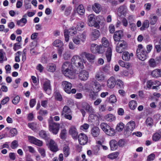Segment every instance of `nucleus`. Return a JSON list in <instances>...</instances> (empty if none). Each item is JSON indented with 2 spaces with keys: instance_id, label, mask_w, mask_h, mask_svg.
<instances>
[{
  "instance_id": "nucleus-47",
  "label": "nucleus",
  "mask_w": 161,
  "mask_h": 161,
  "mask_svg": "<svg viewBox=\"0 0 161 161\" xmlns=\"http://www.w3.org/2000/svg\"><path fill=\"white\" fill-rule=\"evenodd\" d=\"M127 9L126 6L125 5L122 6L119 8L118 11L121 14H124L127 11Z\"/></svg>"
},
{
  "instance_id": "nucleus-43",
  "label": "nucleus",
  "mask_w": 161,
  "mask_h": 161,
  "mask_svg": "<svg viewBox=\"0 0 161 161\" xmlns=\"http://www.w3.org/2000/svg\"><path fill=\"white\" fill-rule=\"evenodd\" d=\"M7 58L5 56V53L3 51L0 50V62H3V61H6Z\"/></svg>"
},
{
  "instance_id": "nucleus-2",
  "label": "nucleus",
  "mask_w": 161,
  "mask_h": 161,
  "mask_svg": "<svg viewBox=\"0 0 161 161\" xmlns=\"http://www.w3.org/2000/svg\"><path fill=\"white\" fill-rule=\"evenodd\" d=\"M102 46L103 47V50H104V47H107V49L106 52V55L108 61L109 62L111 59L112 56V49L110 47H108L109 46V42L108 39L105 37H103L102 39Z\"/></svg>"
},
{
  "instance_id": "nucleus-19",
  "label": "nucleus",
  "mask_w": 161,
  "mask_h": 161,
  "mask_svg": "<svg viewBox=\"0 0 161 161\" xmlns=\"http://www.w3.org/2000/svg\"><path fill=\"white\" fill-rule=\"evenodd\" d=\"M135 127V123L134 121H130L126 125V131H128L130 133L133 130Z\"/></svg>"
},
{
  "instance_id": "nucleus-44",
  "label": "nucleus",
  "mask_w": 161,
  "mask_h": 161,
  "mask_svg": "<svg viewBox=\"0 0 161 161\" xmlns=\"http://www.w3.org/2000/svg\"><path fill=\"white\" fill-rule=\"evenodd\" d=\"M161 136L159 133L156 132L153 135V140L155 142L158 141L161 138Z\"/></svg>"
},
{
  "instance_id": "nucleus-48",
  "label": "nucleus",
  "mask_w": 161,
  "mask_h": 161,
  "mask_svg": "<svg viewBox=\"0 0 161 161\" xmlns=\"http://www.w3.org/2000/svg\"><path fill=\"white\" fill-rule=\"evenodd\" d=\"M117 86L119 88L122 89L124 88V83L122 81L120 80H117Z\"/></svg>"
},
{
  "instance_id": "nucleus-7",
  "label": "nucleus",
  "mask_w": 161,
  "mask_h": 161,
  "mask_svg": "<svg viewBox=\"0 0 161 161\" xmlns=\"http://www.w3.org/2000/svg\"><path fill=\"white\" fill-rule=\"evenodd\" d=\"M118 42L119 43L116 46V50L117 52L121 53L127 48L128 45L126 42L124 40Z\"/></svg>"
},
{
  "instance_id": "nucleus-59",
  "label": "nucleus",
  "mask_w": 161,
  "mask_h": 161,
  "mask_svg": "<svg viewBox=\"0 0 161 161\" xmlns=\"http://www.w3.org/2000/svg\"><path fill=\"white\" fill-rule=\"evenodd\" d=\"M109 101L111 103H114L117 101L116 97L114 95L110 96L109 98Z\"/></svg>"
},
{
  "instance_id": "nucleus-54",
  "label": "nucleus",
  "mask_w": 161,
  "mask_h": 161,
  "mask_svg": "<svg viewBox=\"0 0 161 161\" xmlns=\"http://www.w3.org/2000/svg\"><path fill=\"white\" fill-rule=\"evenodd\" d=\"M20 100V97L18 96H17L14 98L12 100V102L14 104L16 105L19 102Z\"/></svg>"
},
{
  "instance_id": "nucleus-3",
  "label": "nucleus",
  "mask_w": 161,
  "mask_h": 161,
  "mask_svg": "<svg viewBox=\"0 0 161 161\" xmlns=\"http://www.w3.org/2000/svg\"><path fill=\"white\" fill-rule=\"evenodd\" d=\"M84 63H85L84 60L78 55L74 56L71 59V64L81 69L84 68Z\"/></svg>"
},
{
  "instance_id": "nucleus-8",
  "label": "nucleus",
  "mask_w": 161,
  "mask_h": 161,
  "mask_svg": "<svg viewBox=\"0 0 161 161\" xmlns=\"http://www.w3.org/2000/svg\"><path fill=\"white\" fill-rule=\"evenodd\" d=\"M53 44L54 46L58 47V53L59 56L61 57L64 50V48L63 47L64 46L63 42L57 39L54 42Z\"/></svg>"
},
{
  "instance_id": "nucleus-35",
  "label": "nucleus",
  "mask_w": 161,
  "mask_h": 161,
  "mask_svg": "<svg viewBox=\"0 0 161 161\" xmlns=\"http://www.w3.org/2000/svg\"><path fill=\"white\" fill-rule=\"evenodd\" d=\"M27 20L26 18H22L20 20H18L17 22V24L21 26H23L26 23Z\"/></svg>"
},
{
  "instance_id": "nucleus-60",
  "label": "nucleus",
  "mask_w": 161,
  "mask_h": 161,
  "mask_svg": "<svg viewBox=\"0 0 161 161\" xmlns=\"http://www.w3.org/2000/svg\"><path fill=\"white\" fill-rule=\"evenodd\" d=\"M146 122L147 125L151 126L153 125V119L151 118L148 117L147 119Z\"/></svg>"
},
{
  "instance_id": "nucleus-33",
  "label": "nucleus",
  "mask_w": 161,
  "mask_h": 161,
  "mask_svg": "<svg viewBox=\"0 0 161 161\" xmlns=\"http://www.w3.org/2000/svg\"><path fill=\"white\" fill-rule=\"evenodd\" d=\"M159 73V69H157L152 71L151 75L153 77H160Z\"/></svg>"
},
{
  "instance_id": "nucleus-30",
  "label": "nucleus",
  "mask_w": 161,
  "mask_h": 161,
  "mask_svg": "<svg viewBox=\"0 0 161 161\" xmlns=\"http://www.w3.org/2000/svg\"><path fill=\"white\" fill-rule=\"evenodd\" d=\"M65 31L71 36H73L76 33V28L75 27H72L68 30H65Z\"/></svg>"
},
{
  "instance_id": "nucleus-9",
  "label": "nucleus",
  "mask_w": 161,
  "mask_h": 161,
  "mask_svg": "<svg viewBox=\"0 0 161 161\" xmlns=\"http://www.w3.org/2000/svg\"><path fill=\"white\" fill-rule=\"evenodd\" d=\"M91 51L93 53H102L104 50H103V47L102 46H99L97 44L92 43L91 44L90 47Z\"/></svg>"
},
{
  "instance_id": "nucleus-26",
  "label": "nucleus",
  "mask_w": 161,
  "mask_h": 161,
  "mask_svg": "<svg viewBox=\"0 0 161 161\" xmlns=\"http://www.w3.org/2000/svg\"><path fill=\"white\" fill-rule=\"evenodd\" d=\"M96 21L94 16L93 14L89 15L88 16V25L90 26H93L94 23Z\"/></svg>"
},
{
  "instance_id": "nucleus-4",
  "label": "nucleus",
  "mask_w": 161,
  "mask_h": 161,
  "mask_svg": "<svg viewBox=\"0 0 161 161\" xmlns=\"http://www.w3.org/2000/svg\"><path fill=\"white\" fill-rule=\"evenodd\" d=\"M138 47L136 52L137 57L140 60L144 61L147 58V52L144 49L142 45L139 44Z\"/></svg>"
},
{
  "instance_id": "nucleus-64",
  "label": "nucleus",
  "mask_w": 161,
  "mask_h": 161,
  "mask_svg": "<svg viewBox=\"0 0 161 161\" xmlns=\"http://www.w3.org/2000/svg\"><path fill=\"white\" fill-rule=\"evenodd\" d=\"M21 47V45L19 43H16L14 44L13 49L15 51L20 49Z\"/></svg>"
},
{
  "instance_id": "nucleus-45",
  "label": "nucleus",
  "mask_w": 161,
  "mask_h": 161,
  "mask_svg": "<svg viewBox=\"0 0 161 161\" xmlns=\"http://www.w3.org/2000/svg\"><path fill=\"white\" fill-rule=\"evenodd\" d=\"M39 134L40 136L42 138L46 140L48 139V136L45 131L42 130L39 132Z\"/></svg>"
},
{
  "instance_id": "nucleus-12",
  "label": "nucleus",
  "mask_w": 161,
  "mask_h": 161,
  "mask_svg": "<svg viewBox=\"0 0 161 161\" xmlns=\"http://www.w3.org/2000/svg\"><path fill=\"white\" fill-rule=\"evenodd\" d=\"M69 133L70 135L73 138L77 140L78 138V132L76 127L74 126H71L69 130Z\"/></svg>"
},
{
  "instance_id": "nucleus-56",
  "label": "nucleus",
  "mask_w": 161,
  "mask_h": 161,
  "mask_svg": "<svg viewBox=\"0 0 161 161\" xmlns=\"http://www.w3.org/2000/svg\"><path fill=\"white\" fill-rule=\"evenodd\" d=\"M54 95L55 98L59 101H61L62 100V97L61 94L58 92H55L54 93Z\"/></svg>"
},
{
  "instance_id": "nucleus-58",
  "label": "nucleus",
  "mask_w": 161,
  "mask_h": 161,
  "mask_svg": "<svg viewBox=\"0 0 161 161\" xmlns=\"http://www.w3.org/2000/svg\"><path fill=\"white\" fill-rule=\"evenodd\" d=\"M11 136L12 137H14L17 134V129L15 128L11 129L10 131Z\"/></svg>"
},
{
  "instance_id": "nucleus-14",
  "label": "nucleus",
  "mask_w": 161,
  "mask_h": 161,
  "mask_svg": "<svg viewBox=\"0 0 161 161\" xmlns=\"http://www.w3.org/2000/svg\"><path fill=\"white\" fill-rule=\"evenodd\" d=\"M43 88L45 92L48 94L51 93V86L50 81L49 80H45L43 84Z\"/></svg>"
},
{
  "instance_id": "nucleus-52",
  "label": "nucleus",
  "mask_w": 161,
  "mask_h": 161,
  "mask_svg": "<svg viewBox=\"0 0 161 161\" xmlns=\"http://www.w3.org/2000/svg\"><path fill=\"white\" fill-rule=\"evenodd\" d=\"M73 41L76 45H79L80 44L81 41L77 36L73 37Z\"/></svg>"
},
{
  "instance_id": "nucleus-55",
  "label": "nucleus",
  "mask_w": 161,
  "mask_h": 161,
  "mask_svg": "<svg viewBox=\"0 0 161 161\" xmlns=\"http://www.w3.org/2000/svg\"><path fill=\"white\" fill-rule=\"evenodd\" d=\"M85 26V24L83 22H81L78 23L77 28L78 30L81 31L83 30V29L84 28Z\"/></svg>"
},
{
  "instance_id": "nucleus-53",
  "label": "nucleus",
  "mask_w": 161,
  "mask_h": 161,
  "mask_svg": "<svg viewBox=\"0 0 161 161\" xmlns=\"http://www.w3.org/2000/svg\"><path fill=\"white\" fill-rule=\"evenodd\" d=\"M18 146V141L14 140L13 141L11 144V147L13 149H14L17 148Z\"/></svg>"
},
{
  "instance_id": "nucleus-34",
  "label": "nucleus",
  "mask_w": 161,
  "mask_h": 161,
  "mask_svg": "<svg viewBox=\"0 0 161 161\" xmlns=\"http://www.w3.org/2000/svg\"><path fill=\"white\" fill-rule=\"evenodd\" d=\"M86 33L85 32H84L78 35L77 36L81 41L84 42L86 41Z\"/></svg>"
},
{
  "instance_id": "nucleus-36",
  "label": "nucleus",
  "mask_w": 161,
  "mask_h": 161,
  "mask_svg": "<svg viewBox=\"0 0 161 161\" xmlns=\"http://www.w3.org/2000/svg\"><path fill=\"white\" fill-rule=\"evenodd\" d=\"M105 133L107 135L110 136H113L115 134V132L114 129L111 128L110 126L109 129L106 130Z\"/></svg>"
},
{
  "instance_id": "nucleus-50",
  "label": "nucleus",
  "mask_w": 161,
  "mask_h": 161,
  "mask_svg": "<svg viewBox=\"0 0 161 161\" xmlns=\"http://www.w3.org/2000/svg\"><path fill=\"white\" fill-rule=\"evenodd\" d=\"M149 65L150 67H154L156 66V64L154 59L151 58L149 61Z\"/></svg>"
},
{
  "instance_id": "nucleus-15",
  "label": "nucleus",
  "mask_w": 161,
  "mask_h": 161,
  "mask_svg": "<svg viewBox=\"0 0 161 161\" xmlns=\"http://www.w3.org/2000/svg\"><path fill=\"white\" fill-rule=\"evenodd\" d=\"M28 138L29 141L31 143L40 147L42 145V141L36 139L33 136H28Z\"/></svg>"
},
{
  "instance_id": "nucleus-51",
  "label": "nucleus",
  "mask_w": 161,
  "mask_h": 161,
  "mask_svg": "<svg viewBox=\"0 0 161 161\" xmlns=\"http://www.w3.org/2000/svg\"><path fill=\"white\" fill-rule=\"evenodd\" d=\"M90 98L92 100H94L96 99L98 97V95L97 93H94L93 92L92 93H91L89 95Z\"/></svg>"
},
{
  "instance_id": "nucleus-21",
  "label": "nucleus",
  "mask_w": 161,
  "mask_h": 161,
  "mask_svg": "<svg viewBox=\"0 0 161 161\" xmlns=\"http://www.w3.org/2000/svg\"><path fill=\"white\" fill-rule=\"evenodd\" d=\"M95 78L99 81H103L105 80V76L103 73L102 71L100 70L96 73Z\"/></svg>"
},
{
  "instance_id": "nucleus-28",
  "label": "nucleus",
  "mask_w": 161,
  "mask_h": 161,
  "mask_svg": "<svg viewBox=\"0 0 161 161\" xmlns=\"http://www.w3.org/2000/svg\"><path fill=\"white\" fill-rule=\"evenodd\" d=\"M46 69L47 71L53 72L56 69V65L54 64H49L47 65Z\"/></svg>"
},
{
  "instance_id": "nucleus-42",
  "label": "nucleus",
  "mask_w": 161,
  "mask_h": 161,
  "mask_svg": "<svg viewBox=\"0 0 161 161\" xmlns=\"http://www.w3.org/2000/svg\"><path fill=\"white\" fill-rule=\"evenodd\" d=\"M71 113L70 108L67 106H65L64 107L63 111L62 113V115H64V114H69Z\"/></svg>"
},
{
  "instance_id": "nucleus-25",
  "label": "nucleus",
  "mask_w": 161,
  "mask_h": 161,
  "mask_svg": "<svg viewBox=\"0 0 161 161\" xmlns=\"http://www.w3.org/2000/svg\"><path fill=\"white\" fill-rule=\"evenodd\" d=\"M91 133L92 136L94 137H97L100 133V130L97 127H94L91 129Z\"/></svg>"
},
{
  "instance_id": "nucleus-62",
  "label": "nucleus",
  "mask_w": 161,
  "mask_h": 161,
  "mask_svg": "<svg viewBox=\"0 0 161 161\" xmlns=\"http://www.w3.org/2000/svg\"><path fill=\"white\" fill-rule=\"evenodd\" d=\"M67 131L66 129L63 130L60 134L61 138L62 139H64L66 138Z\"/></svg>"
},
{
  "instance_id": "nucleus-41",
  "label": "nucleus",
  "mask_w": 161,
  "mask_h": 161,
  "mask_svg": "<svg viewBox=\"0 0 161 161\" xmlns=\"http://www.w3.org/2000/svg\"><path fill=\"white\" fill-rule=\"evenodd\" d=\"M137 106V104L136 101L135 100H132L130 101L129 103V106L130 108L134 110L136 108Z\"/></svg>"
},
{
  "instance_id": "nucleus-24",
  "label": "nucleus",
  "mask_w": 161,
  "mask_h": 161,
  "mask_svg": "<svg viewBox=\"0 0 161 161\" xmlns=\"http://www.w3.org/2000/svg\"><path fill=\"white\" fill-rule=\"evenodd\" d=\"M107 86L110 88H113L115 85V80L113 76L111 77L107 81Z\"/></svg>"
},
{
  "instance_id": "nucleus-5",
  "label": "nucleus",
  "mask_w": 161,
  "mask_h": 161,
  "mask_svg": "<svg viewBox=\"0 0 161 161\" xmlns=\"http://www.w3.org/2000/svg\"><path fill=\"white\" fill-rule=\"evenodd\" d=\"M62 71L64 74L66 75L68 74L72 75L74 73V70L71 69V65L69 62H65L64 63Z\"/></svg>"
},
{
  "instance_id": "nucleus-6",
  "label": "nucleus",
  "mask_w": 161,
  "mask_h": 161,
  "mask_svg": "<svg viewBox=\"0 0 161 161\" xmlns=\"http://www.w3.org/2000/svg\"><path fill=\"white\" fill-rule=\"evenodd\" d=\"M49 130L54 135H56L58 133L60 125L59 124L53 122L51 120H48Z\"/></svg>"
},
{
  "instance_id": "nucleus-32",
  "label": "nucleus",
  "mask_w": 161,
  "mask_h": 161,
  "mask_svg": "<svg viewBox=\"0 0 161 161\" xmlns=\"http://www.w3.org/2000/svg\"><path fill=\"white\" fill-rule=\"evenodd\" d=\"M105 119L107 121L111 122L115 120V117L113 114H108L105 116Z\"/></svg>"
},
{
  "instance_id": "nucleus-37",
  "label": "nucleus",
  "mask_w": 161,
  "mask_h": 161,
  "mask_svg": "<svg viewBox=\"0 0 161 161\" xmlns=\"http://www.w3.org/2000/svg\"><path fill=\"white\" fill-rule=\"evenodd\" d=\"M77 12L80 15H83L85 12V10L82 5H79L77 8Z\"/></svg>"
},
{
  "instance_id": "nucleus-16",
  "label": "nucleus",
  "mask_w": 161,
  "mask_h": 161,
  "mask_svg": "<svg viewBox=\"0 0 161 161\" xmlns=\"http://www.w3.org/2000/svg\"><path fill=\"white\" fill-rule=\"evenodd\" d=\"M124 36L123 32L122 31H118L114 32L113 38L115 42H118L121 41L120 39Z\"/></svg>"
},
{
  "instance_id": "nucleus-49",
  "label": "nucleus",
  "mask_w": 161,
  "mask_h": 161,
  "mask_svg": "<svg viewBox=\"0 0 161 161\" xmlns=\"http://www.w3.org/2000/svg\"><path fill=\"white\" fill-rule=\"evenodd\" d=\"M124 127V125L122 123H120L116 126V129L119 131H122Z\"/></svg>"
},
{
  "instance_id": "nucleus-11",
  "label": "nucleus",
  "mask_w": 161,
  "mask_h": 161,
  "mask_svg": "<svg viewBox=\"0 0 161 161\" xmlns=\"http://www.w3.org/2000/svg\"><path fill=\"white\" fill-rule=\"evenodd\" d=\"M62 86L66 92L70 93V90L72 87L70 83L66 81H63L62 83Z\"/></svg>"
},
{
  "instance_id": "nucleus-31",
  "label": "nucleus",
  "mask_w": 161,
  "mask_h": 161,
  "mask_svg": "<svg viewBox=\"0 0 161 161\" xmlns=\"http://www.w3.org/2000/svg\"><path fill=\"white\" fill-rule=\"evenodd\" d=\"M92 9L96 13H98L101 10L100 5L99 4L95 3L92 7Z\"/></svg>"
},
{
  "instance_id": "nucleus-40",
  "label": "nucleus",
  "mask_w": 161,
  "mask_h": 161,
  "mask_svg": "<svg viewBox=\"0 0 161 161\" xmlns=\"http://www.w3.org/2000/svg\"><path fill=\"white\" fill-rule=\"evenodd\" d=\"M149 25V21L147 20H145L143 23L142 26L140 28V30L141 31L144 30L145 29L147 28Z\"/></svg>"
},
{
  "instance_id": "nucleus-18",
  "label": "nucleus",
  "mask_w": 161,
  "mask_h": 161,
  "mask_svg": "<svg viewBox=\"0 0 161 161\" xmlns=\"http://www.w3.org/2000/svg\"><path fill=\"white\" fill-rule=\"evenodd\" d=\"M133 55L132 53H129L128 52H124L123 53L122 58L125 61H129L133 57Z\"/></svg>"
},
{
  "instance_id": "nucleus-39",
  "label": "nucleus",
  "mask_w": 161,
  "mask_h": 161,
  "mask_svg": "<svg viewBox=\"0 0 161 161\" xmlns=\"http://www.w3.org/2000/svg\"><path fill=\"white\" fill-rule=\"evenodd\" d=\"M100 127L105 133L109 129V126L105 123H102L100 124Z\"/></svg>"
},
{
  "instance_id": "nucleus-61",
  "label": "nucleus",
  "mask_w": 161,
  "mask_h": 161,
  "mask_svg": "<svg viewBox=\"0 0 161 161\" xmlns=\"http://www.w3.org/2000/svg\"><path fill=\"white\" fill-rule=\"evenodd\" d=\"M103 71L107 73V74H109L110 72V67L108 65H106L103 68Z\"/></svg>"
},
{
  "instance_id": "nucleus-1",
  "label": "nucleus",
  "mask_w": 161,
  "mask_h": 161,
  "mask_svg": "<svg viewBox=\"0 0 161 161\" xmlns=\"http://www.w3.org/2000/svg\"><path fill=\"white\" fill-rule=\"evenodd\" d=\"M80 110L83 117H84L86 114V111L87 113L91 114L95 113L94 109L92 106L85 102L82 103Z\"/></svg>"
},
{
  "instance_id": "nucleus-46",
  "label": "nucleus",
  "mask_w": 161,
  "mask_h": 161,
  "mask_svg": "<svg viewBox=\"0 0 161 161\" xmlns=\"http://www.w3.org/2000/svg\"><path fill=\"white\" fill-rule=\"evenodd\" d=\"M119 153L117 152L110 154L108 156V158L111 159H113L116 158L118 156Z\"/></svg>"
},
{
  "instance_id": "nucleus-17",
  "label": "nucleus",
  "mask_w": 161,
  "mask_h": 161,
  "mask_svg": "<svg viewBox=\"0 0 161 161\" xmlns=\"http://www.w3.org/2000/svg\"><path fill=\"white\" fill-rule=\"evenodd\" d=\"M92 89L93 92L97 93L101 90L102 86L99 82L95 81L92 84Z\"/></svg>"
},
{
  "instance_id": "nucleus-20",
  "label": "nucleus",
  "mask_w": 161,
  "mask_h": 161,
  "mask_svg": "<svg viewBox=\"0 0 161 161\" xmlns=\"http://www.w3.org/2000/svg\"><path fill=\"white\" fill-rule=\"evenodd\" d=\"M82 57H86L88 61H91L95 58V56L92 54L86 52H83L80 54Z\"/></svg>"
},
{
  "instance_id": "nucleus-57",
  "label": "nucleus",
  "mask_w": 161,
  "mask_h": 161,
  "mask_svg": "<svg viewBox=\"0 0 161 161\" xmlns=\"http://www.w3.org/2000/svg\"><path fill=\"white\" fill-rule=\"evenodd\" d=\"M38 151L41 154V155L43 157H44L46 156L45 151V149L42 147H39L38 149Z\"/></svg>"
},
{
  "instance_id": "nucleus-13",
  "label": "nucleus",
  "mask_w": 161,
  "mask_h": 161,
  "mask_svg": "<svg viewBox=\"0 0 161 161\" xmlns=\"http://www.w3.org/2000/svg\"><path fill=\"white\" fill-rule=\"evenodd\" d=\"M89 77V73L86 70H83L79 73V79L82 81L87 80Z\"/></svg>"
},
{
  "instance_id": "nucleus-63",
  "label": "nucleus",
  "mask_w": 161,
  "mask_h": 161,
  "mask_svg": "<svg viewBox=\"0 0 161 161\" xmlns=\"http://www.w3.org/2000/svg\"><path fill=\"white\" fill-rule=\"evenodd\" d=\"M24 6L26 9H31V5L30 2H27L26 1H24Z\"/></svg>"
},
{
  "instance_id": "nucleus-29",
  "label": "nucleus",
  "mask_w": 161,
  "mask_h": 161,
  "mask_svg": "<svg viewBox=\"0 0 161 161\" xmlns=\"http://www.w3.org/2000/svg\"><path fill=\"white\" fill-rule=\"evenodd\" d=\"M158 19V17L157 16L154 14L151 15L149 18V21L150 24L154 25L157 22Z\"/></svg>"
},
{
  "instance_id": "nucleus-27",
  "label": "nucleus",
  "mask_w": 161,
  "mask_h": 161,
  "mask_svg": "<svg viewBox=\"0 0 161 161\" xmlns=\"http://www.w3.org/2000/svg\"><path fill=\"white\" fill-rule=\"evenodd\" d=\"M111 149L112 150H115L118 148V143L115 140L113 139L111 140L109 142Z\"/></svg>"
},
{
  "instance_id": "nucleus-38",
  "label": "nucleus",
  "mask_w": 161,
  "mask_h": 161,
  "mask_svg": "<svg viewBox=\"0 0 161 161\" xmlns=\"http://www.w3.org/2000/svg\"><path fill=\"white\" fill-rule=\"evenodd\" d=\"M63 151L64 156L65 157H67L70 153V150L69 146H65L63 148Z\"/></svg>"
},
{
  "instance_id": "nucleus-23",
  "label": "nucleus",
  "mask_w": 161,
  "mask_h": 161,
  "mask_svg": "<svg viewBox=\"0 0 161 161\" xmlns=\"http://www.w3.org/2000/svg\"><path fill=\"white\" fill-rule=\"evenodd\" d=\"M49 148L50 150L53 152H56L58 150L56 143L52 139L50 140V141Z\"/></svg>"
},
{
  "instance_id": "nucleus-10",
  "label": "nucleus",
  "mask_w": 161,
  "mask_h": 161,
  "mask_svg": "<svg viewBox=\"0 0 161 161\" xmlns=\"http://www.w3.org/2000/svg\"><path fill=\"white\" fill-rule=\"evenodd\" d=\"M78 141L80 144L82 145L86 144L88 141V138L85 134L80 133L78 136Z\"/></svg>"
},
{
  "instance_id": "nucleus-22",
  "label": "nucleus",
  "mask_w": 161,
  "mask_h": 161,
  "mask_svg": "<svg viewBox=\"0 0 161 161\" xmlns=\"http://www.w3.org/2000/svg\"><path fill=\"white\" fill-rule=\"evenodd\" d=\"M100 33L99 31L97 29L92 30L91 34V39L92 40H96L99 37Z\"/></svg>"
}]
</instances>
